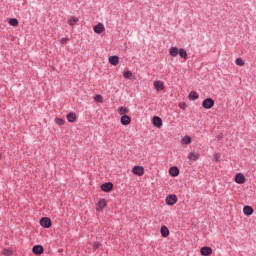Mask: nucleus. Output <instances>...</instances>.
<instances>
[{"label": "nucleus", "mask_w": 256, "mask_h": 256, "mask_svg": "<svg viewBox=\"0 0 256 256\" xmlns=\"http://www.w3.org/2000/svg\"><path fill=\"white\" fill-rule=\"evenodd\" d=\"M56 125H65V120L62 118H55Z\"/></svg>", "instance_id": "nucleus-29"}, {"label": "nucleus", "mask_w": 256, "mask_h": 256, "mask_svg": "<svg viewBox=\"0 0 256 256\" xmlns=\"http://www.w3.org/2000/svg\"><path fill=\"white\" fill-rule=\"evenodd\" d=\"M132 173L138 175V177H142V175H145V168H143V166H134L132 168Z\"/></svg>", "instance_id": "nucleus-3"}, {"label": "nucleus", "mask_w": 256, "mask_h": 256, "mask_svg": "<svg viewBox=\"0 0 256 256\" xmlns=\"http://www.w3.org/2000/svg\"><path fill=\"white\" fill-rule=\"evenodd\" d=\"M79 23V18L72 16L69 18L68 20V25H70L71 27L75 26V24Z\"/></svg>", "instance_id": "nucleus-20"}, {"label": "nucleus", "mask_w": 256, "mask_h": 256, "mask_svg": "<svg viewBox=\"0 0 256 256\" xmlns=\"http://www.w3.org/2000/svg\"><path fill=\"white\" fill-rule=\"evenodd\" d=\"M200 253L202 256H209L213 253V249L209 246H204L200 249Z\"/></svg>", "instance_id": "nucleus-10"}, {"label": "nucleus", "mask_w": 256, "mask_h": 256, "mask_svg": "<svg viewBox=\"0 0 256 256\" xmlns=\"http://www.w3.org/2000/svg\"><path fill=\"white\" fill-rule=\"evenodd\" d=\"M169 55L171 57H177V55H179V57H181V59H184V61H187V50H185L184 48H177V47H171L169 49Z\"/></svg>", "instance_id": "nucleus-1"}, {"label": "nucleus", "mask_w": 256, "mask_h": 256, "mask_svg": "<svg viewBox=\"0 0 256 256\" xmlns=\"http://www.w3.org/2000/svg\"><path fill=\"white\" fill-rule=\"evenodd\" d=\"M236 65H238L239 67H243V65H245V61H243V58H237L235 60Z\"/></svg>", "instance_id": "nucleus-26"}, {"label": "nucleus", "mask_w": 256, "mask_h": 256, "mask_svg": "<svg viewBox=\"0 0 256 256\" xmlns=\"http://www.w3.org/2000/svg\"><path fill=\"white\" fill-rule=\"evenodd\" d=\"M202 107L204 109H213L215 107V100L213 98H206L202 102Z\"/></svg>", "instance_id": "nucleus-2"}, {"label": "nucleus", "mask_w": 256, "mask_h": 256, "mask_svg": "<svg viewBox=\"0 0 256 256\" xmlns=\"http://www.w3.org/2000/svg\"><path fill=\"white\" fill-rule=\"evenodd\" d=\"M66 117L69 123H75L77 121V115L73 112L68 113Z\"/></svg>", "instance_id": "nucleus-17"}, {"label": "nucleus", "mask_w": 256, "mask_h": 256, "mask_svg": "<svg viewBox=\"0 0 256 256\" xmlns=\"http://www.w3.org/2000/svg\"><path fill=\"white\" fill-rule=\"evenodd\" d=\"M3 255H5V256H11V250H9V249H4Z\"/></svg>", "instance_id": "nucleus-31"}, {"label": "nucleus", "mask_w": 256, "mask_h": 256, "mask_svg": "<svg viewBox=\"0 0 256 256\" xmlns=\"http://www.w3.org/2000/svg\"><path fill=\"white\" fill-rule=\"evenodd\" d=\"M215 159H216V161H219V157H216Z\"/></svg>", "instance_id": "nucleus-35"}, {"label": "nucleus", "mask_w": 256, "mask_h": 256, "mask_svg": "<svg viewBox=\"0 0 256 256\" xmlns=\"http://www.w3.org/2000/svg\"><path fill=\"white\" fill-rule=\"evenodd\" d=\"M154 89H156V91L160 92L163 91V89H165V83H163V81H155L154 82Z\"/></svg>", "instance_id": "nucleus-12"}, {"label": "nucleus", "mask_w": 256, "mask_h": 256, "mask_svg": "<svg viewBox=\"0 0 256 256\" xmlns=\"http://www.w3.org/2000/svg\"><path fill=\"white\" fill-rule=\"evenodd\" d=\"M100 189L104 191V193H110V191H113V183L106 182L100 186Z\"/></svg>", "instance_id": "nucleus-7"}, {"label": "nucleus", "mask_w": 256, "mask_h": 256, "mask_svg": "<svg viewBox=\"0 0 256 256\" xmlns=\"http://www.w3.org/2000/svg\"><path fill=\"white\" fill-rule=\"evenodd\" d=\"M152 124L154 127H157V129H161V127H163V120L159 116H154L152 119Z\"/></svg>", "instance_id": "nucleus-6"}, {"label": "nucleus", "mask_w": 256, "mask_h": 256, "mask_svg": "<svg viewBox=\"0 0 256 256\" xmlns=\"http://www.w3.org/2000/svg\"><path fill=\"white\" fill-rule=\"evenodd\" d=\"M188 97L190 101H197V99H199V94L195 91H191Z\"/></svg>", "instance_id": "nucleus-21"}, {"label": "nucleus", "mask_w": 256, "mask_h": 256, "mask_svg": "<svg viewBox=\"0 0 256 256\" xmlns=\"http://www.w3.org/2000/svg\"><path fill=\"white\" fill-rule=\"evenodd\" d=\"M9 25H11L12 27H19V20H17V18H10L8 20Z\"/></svg>", "instance_id": "nucleus-23"}, {"label": "nucleus", "mask_w": 256, "mask_h": 256, "mask_svg": "<svg viewBox=\"0 0 256 256\" xmlns=\"http://www.w3.org/2000/svg\"><path fill=\"white\" fill-rule=\"evenodd\" d=\"M101 246H102L101 242H94V244H93V249L97 250V249H99V247H101Z\"/></svg>", "instance_id": "nucleus-30"}, {"label": "nucleus", "mask_w": 256, "mask_h": 256, "mask_svg": "<svg viewBox=\"0 0 256 256\" xmlns=\"http://www.w3.org/2000/svg\"><path fill=\"white\" fill-rule=\"evenodd\" d=\"M177 201H178L177 195L175 194H170L166 197V205L173 206L175 205V203H177Z\"/></svg>", "instance_id": "nucleus-5"}, {"label": "nucleus", "mask_w": 256, "mask_h": 256, "mask_svg": "<svg viewBox=\"0 0 256 256\" xmlns=\"http://www.w3.org/2000/svg\"><path fill=\"white\" fill-rule=\"evenodd\" d=\"M235 183H238V185H243V183H245V175L242 173L236 174Z\"/></svg>", "instance_id": "nucleus-13"}, {"label": "nucleus", "mask_w": 256, "mask_h": 256, "mask_svg": "<svg viewBox=\"0 0 256 256\" xmlns=\"http://www.w3.org/2000/svg\"><path fill=\"white\" fill-rule=\"evenodd\" d=\"M107 207V202L105 199H100L96 204V211H103Z\"/></svg>", "instance_id": "nucleus-9"}, {"label": "nucleus", "mask_w": 256, "mask_h": 256, "mask_svg": "<svg viewBox=\"0 0 256 256\" xmlns=\"http://www.w3.org/2000/svg\"><path fill=\"white\" fill-rule=\"evenodd\" d=\"M118 113L123 117V115H127L129 113V110L127 107L120 106L118 108Z\"/></svg>", "instance_id": "nucleus-22"}, {"label": "nucleus", "mask_w": 256, "mask_h": 256, "mask_svg": "<svg viewBox=\"0 0 256 256\" xmlns=\"http://www.w3.org/2000/svg\"><path fill=\"white\" fill-rule=\"evenodd\" d=\"M160 233L162 237H169V228H167V226H162L160 228Z\"/></svg>", "instance_id": "nucleus-19"}, {"label": "nucleus", "mask_w": 256, "mask_h": 256, "mask_svg": "<svg viewBox=\"0 0 256 256\" xmlns=\"http://www.w3.org/2000/svg\"><path fill=\"white\" fill-rule=\"evenodd\" d=\"M40 225L44 229H49V227H51V225H52L51 218H48V217L41 218L40 219Z\"/></svg>", "instance_id": "nucleus-4"}, {"label": "nucleus", "mask_w": 256, "mask_h": 256, "mask_svg": "<svg viewBox=\"0 0 256 256\" xmlns=\"http://www.w3.org/2000/svg\"><path fill=\"white\" fill-rule=\"evenodd\" d=\"M32 253H34V255H43V253H45V248H43L42 245H34Z\"/></svg>", "instance_id": "nucleus-8"}, {"label": "nucleus", "mask_w": 256, "mask_h": 256, "mask_svg": "<svg viewBox=\"0 0 256 256\" xmlns=\"http://www.w3.org/2000/svg\"><path fill=\"white\" fill-rule=\"evenodd\" d=\"M120 123L124 126L131 125V118L129 117V115H123L120 118Z\"/></svg>", "instance_id": "nucleus-11"}, {"label": "nucleus", "mask_w": 256, "mask_h": 256, "mask_svg": "<svg viewBox=\"0 0 256 256\" xmlns=\"http://www.w3.org/2000/svg\"><path fill=\"white\" fill-rule=\"evenodd\" d=\"M182 143H184V145H189V144L191 143V137L185 136V137L182 139Z\"/></svg>", "instance_id": "nucleus-28"}, {"label": "nucleus", "mask_w": 256, "mask_h": 256, "mask_svg": "<svg viewBox=\"0 0 256 256\" xmlns=\"http://www.w3.org/2000/svg\"><path fill=\"white\" fill-rule=\"evenodd\" d=\"M103 31H105V25H103V23H99L94 26V32H96L98 35H101Z\"/></svg>", "instance_id": "nucleus-16"}, {"label": "nucleus", "mask_w": 256, "mask_h": 256, "mask_svg": "<svg viewBox=\"0 0 256 256\" xmlns=\"http://www.w3.org/2000/svg\"><path fill=\"white\" fill-rule=\"evenodd\" d=\"M169 175L171 177H179V168L177 166L170 167Z\"/></svg>", "instance_id": "nucleus-14"}, {"label": "nucleus", "mask_w": 256, "mask_h": 256, "mask_svg": "<svg viewBox=\"0 0 256 256\" xmlns=\"http://www.w3.org/2000/svg\"><path fill=\"white\" fill-rule=\"evenodd\" d=\"M67 41H69V38H62L61 39L62 45H65V43H67Z\"/></svg>", "instance_id": "nucleus-32"}, {"label": "nucleus", "mask_w": 256, "mask_h": 256, "mask_svg": "<svg viewBox=\"0 0 256 256\" xmlns=\"http://www.w3.org/2000/svg\"><path fill=\"white\" fill-rule=\"evenodd\" d=\"M253 207L247 205V206H244L243 208V213L244 215H247L248 217L251 216V214L253 213Z\"/></svg>", "instance_id": "nucleus-18"}, {"label": "nucleus", "mask_w": 256, "mask_h": 256, "mask_svg": "<svg viewBox=\"0 0 256 256\" xmlns=\"http://www.w3.org/2000/svg\"><path fill=\"white\" fill-rule=\"evenodd\" d=\"M188 159L190 161H197V159H199V154L191 152L188 156Z\"/></svg>", "instance_id": "nucleus-24"}, {"label": "nucleus", "mask_w": 256, "mask_h": 256, "mask_svg": "<svg viewBox=\"0 0 256 256\" xmlns=\"http://www.w3.org/2000/svg\"><path fill=\"white\" fill-rule=\"evenodd\" d=\"M217 139H219V140L223 139V135L222 134L218 135Z\"/></svg>", "instance_id": "nucleus-34"}, {"label": "nucleus", "mask_w": 256, "mask_h": 256, "mask_svg": "<svg viewBox=\"0 0 256 256\" xmlns=\"http://www.w3.org/2000/svg\"><path fill=\"white\" fill-rule=\"evenodd\" d=\"M109 64L117 66L119 65V56L113 55L108 58Z\"/></svg>", "instance_id": "nucleus-15"}, {"label": "nucleus", "mask_w": 256, "mask_h": 256, "mask_svg": "<svg viewBox=\"0 0 256 256\" xmlns=\"http://www.w3.org/2000/svg\"><path fill=\"white\" fill-rule=\"evenodd\" d=\"M94 101L96 103H103V96H101L100 94H97L96 96H94Z\"/></svg>", "instance_id": "nucleus-27"}, {"label": "nucleus", "mask_w": 256, "mask_h": 256, "mask_svg": "<svg viewBox=\"0 0 256 256\" xmlns=\"http://www.w3.org/2000/svg\"><path fill=\"white\" fill-rule=\"evenodd\" d=\"M123 77L124 79H131V77H133V72L127 70L123 73Z\"/></svg>", "instance_id": "nucleus-25"}, {"label": "nucleus", "mask_w": 256, "mask_h": 256, "mask_svg": "<svg viewBox=\"0 0 256 256\" xmlns=\"http://www.w3.org/2000/svg\"><path fill=\"white\" fill-rule=\"evenodd\" d=\"M179 107H180V109H185V107H187V105L185 103H180Z\"/></svg>", "instance_id": "nucleus-33"}]
</instances>
